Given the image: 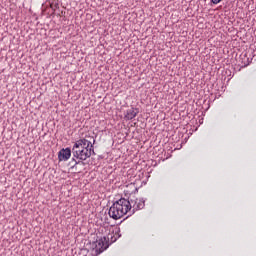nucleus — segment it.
Segmentation results:
<instances>
[{"label": "nucleus", "instance_id": "5", "mask_svg": "<svg viewBox=\"0 0 256 256\" xmlns=\"http://www.w3.org/2000/svg\"><path fill=\"white\" fill-rule=\"evenodd\" d=\"M135 209H143L145 207V202L139 200L138 202L136 201L133 205Z\"/></svg>", "mask_w": 256, "mask_h": 256}, {"label": "nucleus", "instance_id": "4", "mask_svg": "<svg viewBox=\"0 0 256 256\" xmlns=\"http://www.w3.org/2000/svg\"><path fill=\"white\" fill-rule=\"evenodd\" d=\"M137 191V188L135 187V184L131 183L126 186L125 193H128V195H131V193H135Z\"/></svg>", "mask_w": 256, "mask_h": 256}, {"label": "nucleus", "instance_id": "6", "mask_svg": "<svg viewBox=\"0 0 256 256\" xmlns=\"http://www.w3.org/2000/svg\"><path fill=\"white\" fill-rule=\"evenodd\" d=\"M59 161H65V148H62L58 154Z\"/></svg>", "mask_w": 256, "mask_h": 256}, {"label": "nucleus", "instance_id": "9", "mask_svg": "<svg viewBox=\"0 0 256 256\" xmlns=\"http://www.w3.org/2000/svg\"><path fill=\"white\" fill-rule=\"evenodd\" d=\"M211 2H212L214 5H217V4L221 3V0H211Z\"/></svg>", "mask_w": 256, "mask_h": 256}, {"label": "nucleus", "instance_id": "7", "mask_svg": "<svg viewBox=\"0 0 256 256\" xmlns=\"http://www.w3.org/2000/svg\"><path fill=\"white\" fill-rule=\"evenodd\" d=\"M71 157V149L66 148L65 149V159L67 161V159H69Z\"/></svg>", "mask_w": 256, "mask_h": 256}, {"label": "nucleus", "instance_id": "8", "mask_svg": "<svg viewBox=\"0 0 256 256\" xmlns=\"http://www.w3.org/2000/svg\"><path fill=\"white\" fill-rule=\"evenodd\" d=\"M75 165H77V161H75V159H72V161L68 164L70 169H73V167H75Z\"/></svg>", "mask_w": 256, "mask_h": 256}, {"label": "nucleus", "instance_id": "2", "mask_svg": "<svg viewBox=\"0 0 256 256\" xmlns=\"http://www.w3.org/2000/svg\"><path fill=\"white\" fill-rule=\"evenodd\" d=\"M129 211H131V202L125 198H121L113 203L108 214L112 219L117 220L125 217Z\"/></svg>", "mask_w": 256, "mask_h": 256}, {"label": "nucleus", "instance_id": "1", "mask_svg": "<svg viewBox=\"0 0 256 256\" xmlns=\"http://www.w3.org/2000/svg\"><path fill=\"white\" fill-rule=\"evenodd\" d=\"M94 143L95 138H93L92 136L80 139L74 144L72 152L78 159L86 161V159H89V157H91L92 153H95V151L93 150Z\"/></svg>", "mask_w": 256, "mask_h": 256}, {"label": "nucleus", "instance_id": "3", "mask_svg": "<svg viewBox=\"0 0 256 256\" xmlns=\"http://www.w3.org/2000/svg\"><path fill=\"white\" fill-rule=\"evenodd\" d=\"M135 117H137V112L133 108L128 110L125 114V119H127L128 121H131V119H135Z\"/></svg>", "mask_w": 256, "mask_h": 256}]
</instances>
